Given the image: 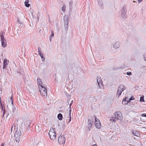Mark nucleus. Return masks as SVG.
I'll return each mask as SVG.
<instances>
[{"mask_svg":"<svg viewBox=\"0 0 146 146\" xmlns=\"http://www.w3.org/2000/svg\"><path fill=\"white\" fill-rule=\"evenodd\" d=\"M27 123H28L29 124L28 127L29 126V125L30 124V122L29 121H27L26 122Z\"/></svg>","mask_w":146,"mask_h":146,"instance_id":"nucleus-33","label":"nucleus"},{"mask_svg":"<svg viewBox=\"0 0 146 146\" xmlns=\"http://www.w3.org/2000/svg\"><path fill=\"white\" fill-rule=\"evenodd\" d=\"M114 116L112 117L110 119V121L112 122H116V119L118 120H121L123 119V116L121 113L120 112H116L114 113Z\"/></svg>","mask_w":146,"mask_h":146,"instance_id":"nucleus-1","label":"nucleus"},{"mask_svg":"<svg viewBox=\"0 0 146 146\" xmlns=\"http://www.w3.org/2000/svg\"><path fill=\"white\" fill-rule=\"evenodd\" d=\"M131 72H127V74L128 75H131Z\"/></svg>","mask_w":146,"mask_h":146,"instance_id":"nucleus-30","label":"nucleus"},{"mask_svg":"<svg viewBox=\"0 0 146 146\" xmlns=\"http://www.w3.org/2000/svg\"><path fill=\"white\" fill-rule=\"evenodd\" d=\"M37 80L38 88L40 87V86H42V82L41 81V80L40 78H38L37 79Z\"/></svg>","mask_w":146,"mask_h":146,"instance_id":"nucleus-16","label":"nucleus"},{"mask_svg":"<svg viewBox=\"0 0 146 146\" xmlns=\"http://www.w3.org/2000/svg\"><path fill=\"white\" fill-rule=\"evenodd\" d=\"M134 100L133 96H131V98L129 99V102L132 100Z\"/></svg>","mask_w":146,"mask_h":146,"instance_id":"nucleus-27","label":"nucleus"},{"mask_svg":"<svg viewBox=\"0 0 146 146\" xmlns=\"http://www.w3.org/2000/svg\"><path fill=\"white\" fill-rule=\"evenodd\" d=\"M66 141L63 135H61L59 137L58 139V143L61 144H64Z\"/></svg>","mask_w":146,"mask_h":146,"instance_id":"nucleus-6","label":"nucleus"},{"mask_svg":"<svg viewBox=\"0 0 146 146\" xmlns=\"http://www.w3.org/2000/svg\"><path fill=\"white\" fill-rule=\"evenodd\" d=\"M38 52L39 55L40 56L41 58H42V57H43V54H42L41 53V51L40 50V48H38Z\"/></svg>","mask_w":146,"mask_h":146,"instance_id":"nucleus-20","label":"nucleus"},{"mask_svg":"<svg viewBox=\"0 0 146 146\" xmlns=\"http://www.w3.org/2000/svg\"><path fill=\"white\" fill-rule=\"evenodd\" d=\"M126 89V87L123 85H120L118 88L117 93V95L119 97L121 94L122 92Z\"/></svg>","mask_w":146,"mask_h":146,"instance_id":"nucleus-4","label":"nucleus"},{"mask_svg":"<svg viewBox=\"0 0 146 146\" xmlns=\"http://www.w3.org/2000/svg\"><path fill=\"white\" fill-rule=\"evenodd\" d=\"M19 19H20V17H19V18L18 17L17 18L18 22H19Z\"/></svg>","mask_w":146,"mask_h":146,"instance_id":"nucleus-38","label":"nucleus"},{"mask_svg":"<svg viewBox=\"0 0 146 146\" xmlns=\"http://www.w3.org/2000/svg\"><path fill=\"white\" fill-rule=\"evenodd\" d=\"M1 105L2 106V110H3V116H2V117H3L4 115V114L5 113V109L3 108V106H2V105L1 104Z\"/></svg>","mask_w":146,"mask_h":146,"instance_id":"nucleus-28","label":"nucleus"},{"mask_svg":"<svg viewBox=\"0 0 146 146\" xmlns=\"http://www.w3.org/2000/svg\"><path fill=\"white\" fill-rule=\"evenodd\" d=\"M69 4H70V6H71L72 5V3L71 2H70Z\"/></svg>","mask_w":146,"mask_h":146,"instance_id":"nucleus-40","label":"nucleus"},{"mask_svg":"<svg viewBox=\"0 0 146 146\" xmlns=\"http://www.w3.org/2000/svg\"><path fill=\"white\" fill-rule=\"evenodd\" d=\"M9 100H10L11 101V104L12 105V106H14L13 103V97L12 96H11V98Z\"/></svg>","mask_w":146,"mask_h":146,"instance_id":"nucleus-24","label":"nucleus"},{"mask_svg":"<svg viewBox=\"0 0 146 146\" xmlns=\"http://www.w3.org/2000/svg\"><path fill=\"white\" fill-rule=\"evenodd\" d=\"M58 118L59 120H61L62 119V115L61 113H59L58 115Z\"/></svg>","mask_w":146,"mask_h":146,"instance_id":"nucleus-18","label":"nucleus"},{"mask_svg":"<svg viewBox=\"0 0 146 146\" xmlns=\"http://www.w3.org/2000/svg\"><path fill=\"white\" fill-rule=\"evenodd\" d=\"M21 16L22 17H23V18H24V17H25V16H24V15L23 14V13H21Z\"/></svg>","mask_w":146,"mask_h":146,"instance_id":"nucleus-35","label":"nucleus"},{"mask_svg":"<svg viewBox=\"0 0 146 146\" xmlns=\"http://www.w3.org/2000/svg\"><path fill=\"white\" fill-rule=\"evenodd\" d=\"M99 4H102V2L101 1V0H97Z\"/></svg>","mask_w":146,"mask_h":146,"instance_id":"nucleus-32","label":"nucleus"},{"mask_svg":"<svg viewBox=\"0 0 146 146\" xmlns=\"http://www.w3.org/2000/svg\"><path fill=\"white\" fill-rule=\"evenodd\" d=\"M13 128V126H12V127H11V131H12V130Z\"/></svg>","mask_w":146,"mask_h":146,"instance_id":"nucleus-45","label":"nucleus"},{"mask_svg":"<svg viewBox=\"0 0 146 146\" xmlns=\"http://www.w3.org/2000/svg\"><path fill=\"white\" fill-rule=\"evenodd\" d=\"M1 146H4V145L2 143L1 144Z\"/></svg>","mask_w":146,"mask_h":146,"instance_id":"nucleus-43","label":"nucleus"},{"mask_svg":"<svg viewBox=\"0 0 146 146\" xmlns=\"http://www.w3.org/2000/svg\"><path fill=\"white\" fill-rule=\"evenodd\" d=\"M144 96H141L140 98V101L144 102Z\"/></svg>","mask_w":146,"mask_h":146,"instance_id":"nucleus-23","label":"nucleus"},{"mask_svg":"<svg viewBox=\"0 0 146 146\" xmlns=\"http://www.w3.org/2000/svg\"><path fill=\"white\" fill-rule=\"evenodd\" d=\"M133 2L135 3V2L134 1H133Z\"/></svg>","mask_w":146,"mask_h":146,"instance_id":"nucleus-47","label":"nucleus"},{"mask_svg":"<svg viewBox=\"0 0 146 146\" xmlns=\"http://www.w3.org/2000/svg\"><path fill=\"white\" fill-rule=\"evenodd\" d=\"M133 134L135 136H138L139 134V132L138 131H136L134 132L133 133Z\"/></svg>","mask_w":146,"mask_h":146,"instance_id":"nucleus-21","label":"nucleus"},{"mask_svg":"<svg viewBox=\"0 0 146 146\" xmlns=\"http://www.w3.org/2000/svg\"><path fill=\"white\" fill-rule=\"evenodd\" d=\"M41 59H42V61H44V60H45V58H44V57H42L41 58Z\"/></svg>","mask_w":146,"mask_h":146,"instance_id":"nucleus-36","label":"nucleus"},{"mask_svg":"<svg viewBox=\"0 0 146 146\" xmlns=\"http://www.w3.org/2000/svg\"><path fill=\"white\" fill-rule=\"evenodd\" d=\"M142 1V0H138V1L139 3H140Z\"/></svg>","mask_w":146,"mask_h":146,"instance_id":"nucleus-37","label":"nucleus"},{"mask_svg":"<svg viewBox=\"0 0 146 146\" xmlns=\"http://www.w3.org/2000/svg\"><path fill=\"white\" fill-rule=\"evenodd\" d=\"M126 12L127 9L126 7L125 6L123 7L121 11V17L123 19L125 17Z\"/></svg>","mask_w":146,"mask_h":146,"instance_id":"nucleus-8","label":"nucleus"},{"mask_svg":"<svg viewBox=\"0 0 146 146\" xmlns=\"http://www.w3.org/2000/svg\"><path fill=\"white\" fill-rule=\"evenodd\" d=\"M3 40H5L4 39V37L2 35L1 36V41H3Z\"/></svg>","mask_w":146,"mask_h":146,"instance_id":"nucleus-31","label":"nucleus"},{"mask_svg":"<svg viewBox=\"0 0 146 146\" xmlns=\"http://www.w3.org/2000/svg\"><path fill=\"white\" fill-rule=\"evenodd\" d=\"M55 129L51 128L49 130L48 135L50 139L53 141H54L56 139V134L55 132Z\"/></svg>","mask_w":146,"mask_h":146,"instance_id":"nucleus-2","label":"nucleus"},{"mask_svg":"<svg viewBox=\"0 0 146 146\" xmlns=\"http://www.w3.org/2000/svg\"><path fill=\"white\" fill-rule=\"evenodd\" d=\"M95 127L98 129H100L101 127V125L99 120L98 118H96L95 119Z\"/></svg>","mask_w":146,"mask_h":146,"instance_id":"nucleus-10","label":"nucleus"},{"mask_svg":"<svg viewBox=\"0 0 146 146\" xmlns=\"http://www.w3.org/2000/svg\"><path fill=\"white\" fill-rule=\"evenodd\" d=\"M97 79L99 87V88H101V86L100 85H101L102 86V81L101 80L100 78H99L98 77L97 78Z\"/></svg>","mask_w":146,"mask_h":146,"instance_id":"nucleus-12","label":"nucleus"},{"mask_svg":"<svg viewBox=\"0 0 146 146\" xmlns=\"http://www.w3.org/2000/svg\"><path fill=\"white\" fill-rule=\"evenodd\" d=\"M144 60L146 61V56H144Z\"/></svg>","mask_w":146,"mask_h":146,"instance_id":"nucleus-41","label":"nucleus"},{"mask_svg":"<svg viewBox=\"0 0 146 146\" xmlns=\"http://www.w3.org/2000/svg\"><path fill=\"white\" fill-rule=\"evenodd\" d=\"M68 104H69V102H70V100H68Z\"/></svg>","mask_w":146,"mask_h":146,"instance_id":"nucleus-46","label":"nucleus"},{"mask_svg":"<svg viewBox=\"0 0 146 146\" xmlns=\"http://www.w3.org/2000/svg\"><path fill=\"white\" fill-rule=\"evenodd\" d=\"M21 134L22 133L20 129L17 130L15 131V140L17 142H19V141Z\"/></svg>","mask_w":146,"mask_h":146,"instance_id":"nucleus-5","label":"nucleus"},{"mask_svg":"<svg viewBox=\"0 0 146 146\" xmlns=\"http://www.w3.org/2000/svg\"><path fill=\"white\" fill-rule=\"evenodd\" d=\"M141 68L143 70H146V67L145 66H142Z\"/></svg>","mask_w":146,"mask_h":146,"instance_id":"nucleus-29","label":"nucleus"},{"mask_svg":"<svg viewBox=\"0 0 146 146\" xmlns=\"http://www.w3.org/2000/svg\"><path fill=\"white\" fill-rule=\"evenodd\" d=\"M1 45L3 47H5L6 46V40H3L1 41Z\"/></svg>","mask_w":146,"mask_h":146,"instance_id":"nucleus-17","label":"nucleus"},{"mask_svg":"<svg viewBox=\"0 0 146 146\" xmlns=\"http://www.w3.org/2000/svg\"><path fill=\"white\" fill-rule=\"evenodd\" d=\"M65 8L66 6L65 5H63L61 9L63 12L65 11Z\"/></svg>","mask_w":146,"mask_h":146,"instance_id":"nucleus-26","label":"nucleus"},{"mask_svg":"<svg viewBox=\"0 0 146 146\" xmlns=\"http://www.w3.org/2000/svg\"><path fill=\"white\" fill-rule=\"evenodd\" d=\"M73 100H72L71 101V102H71V103H72V104H73Z\"/></svg>","mask_w":146,"mask_h":146,"instance_id":"nucleus-44","label":"nucleus"},{"mask_svg":"<svg viewBox=\"0 0 146 146\" xmlns=\"http://www.w3.org/2000/svg\"><path fill=\"white\" fill-rule=\"evenodd\" d=\"M72 104L71 102L70 103V104L69 105V116H70V119L69 122H70L71 120V105H72Z\"/></svg>","mask_w":146,"mask_h":146,"instance_id":"nucleus-15","label":"nucleus"},{"mask_svg":"<svg viewBox=\"0 0 146 146\" xmlns=\"http://www.w3.org/2000/svg\"><path fill=\"white\" fill-rule=\"evenodd\" d=\"M64 27L66 29H67L68 28V16H65L64 17Z\"/></svg>","mask_w":146,"mask_h":146,"instance_id":"nucleus-9","label":"nucleus"},{"mask_svg":"<svg viewBox=\"0 0 146 146\" xmlns=\"http://www.w3.org/2000/svg\"><path fill=\"white\" fill-rule=\"evenodd\" d=\"M29 1L28 0H26L25 2V6L27 7H29L30 5V4H28Z\"/></svg>","mask_w":146,"mask_h":146,"instance_id":"nucleus-19","label":"nucleus"},{"mask_svg":"<svg viewBox=\"0 0 146 146\" xmlns=\"http://www.w3.org/2000/svg\"><path fill=\"white\" fill-rule=\"evenodd\" d=\"M8 62H7V60L6 59H4L3 61V69H5L7 67V64H8Z\"/></svg>","mask_w":146,"mask_h":146,"instance_id":"nucleus-14","label":"nucleus"},{"mask_svg":"<svg viewBox=\"0 0 146 146\" xmlns=\"http://www.w3.org/2000/svg\"><path fill=\"white\" fill-rule=\"evenodd\" d=\"M94 123L93 119L92 117H90L88 118V127L89 130L90 131L92 126L93 125Z\"/></svg>","mask_w":146,"mask_h":146,"instance_id":"nucleus-7","label":"nucleus"},{"mask_svg":"<svg viewBox=\"0 0 146 146\" xmlns=\"http://www.w3.org/2000/svg\"><path fill=\"white\" fill-rule=\"evenodd\" d=\"M120 45V42L119 41H117L115 42L113 46V47L114 48H117L119 47Z\"/></svg>","mask_w":146,"mask_h":146,"instance_id":"nucleus-11","label":"nucleus"},{"mask_svg":"<svg viewBox=\"0 0 146 146\" xmlns=\"http://www.w3.org/2000/svg\"><path fill=\"white\" fill-rule=\"evenodd\" d=\"M92 146H97V145H96L94 144V145H92Z\"/></svg>","mask_w":146,"mask_h":146,"instance_id":"nucleus-42","label":"nucleus"},{"mask_svg":"<svg viewBox=\"0 0 146 146\" xmlns=\"http://www.w3.org/2000/svg\"><path fill=\"white\" fill-rule=\"evenodd\" d=\"M128 97H126L124 99H123L122 101V103L124 104H128L129 102V100H128Z\"/></svg>","mask_w":146,"mask_h":146,"instance_id":"nucleus-13","label":"nucleus"},{"mask_svg":"<svg viewBox=\"0 0 146 146\" xmlns=\"http://www.w3.org/2000/svg\"><path fill=\"white\" fill-rule=\"evenodd\" d=\"M39 88L40 94L42 96L46 97L47 92L45 88L43 86H40Z\"/></svg>","mask_w":146,"mask_h":146,"instance_id":"nucleus-3","label":"nucleus"},{"mask_svg":"<svg viewBox=\"0 0 146 146\" xmlns=\"http://www.w3.org/2000/svg\"><path fill=\"white\" fill-rule=\"evenodd\" d=\"M54 36V34L53 33V32L50 36V42L51 41V40L52 39V38Z\"/></svg>","mask_w":146,"mask_h":146,"instance_id":"nucleus-22","label":"nucleus"},{"mask_svg":"<svg viewBox=\"0 0 146 146\" xmlns=\"http://www.w3.org/2000/svg\"><path fill=\"white\" fill-rule=\"evenodd\" d=\"M12 112L13 113H14V112L15 111V110H16V108H15V106H12Z\"/></svg>","mask_w":146,"mask_h":146,"instance_id":"nucleus-25","label":"nucleus"},{"mask_svg":"<svg viewBox=\"0 0 146 146\" xmlns=\"http://www.w3.org/2000/svg\"><path fill=\"white\" fill-rule=\"evenodd\" d=\"M141 116L142 117H146V114L145 113L142 114L141 115Z\"/></svg>","mask_w":146,"mask_h":146,"instance_id":"nucleus-34","label":"nucleus"},{"mask_svg":"<svg viewBox=\"0 0 146 146\" xmlns=\"http://www.w3.org/2000/svg\"><path fill=\"white\" fill-rule=\"evenodd\" d=\"M38 125H36L35 127L36 129L37 128H38Z\"/></svg>","mask_w":146,"mask_h":146,"instance_id":"nucleus-39","label":"nucleus"}]
</instances>
